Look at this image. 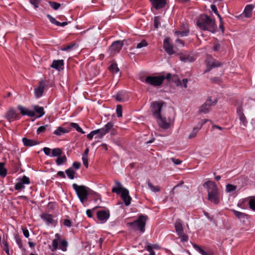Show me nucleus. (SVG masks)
<instances>
[{
  "label": "nucleus",
  "instance_id": "nucleus-1",
  "mask_svg": "<svg viewBox=\"0 0 255 255\" xmlns=\"http://www.w3.org/2000/svg\"><path fill=\"white\" fill-rule=\"evenodd\" d=\"M198 26L203 30H208L213 33L217 31L215 20L207 15H202L197 19Z\"/></svg>",
  "mask_w": 255,
  "mask_h": 255
},
{
  "label": "nucleus",
  "instance_id": "nucleus-2",
  "mask_svg": "<svg viewBox=\"0 0 255 255\" xmlns=\"http://www.w3.org/2000/svg\"><path fill=\"white\" fill-rule=\"evenodd\" d=\"M155 119L160 128L164 129H168L174 121L173 111L170 109L167 114L163 116L160 115Z\"/></svg>",
  "mask_w": 255,
  "mask_h": 255
},
{
  "label": "nucleus",
  "instance_id": "nucleus-3",
  "mask_svg": "<svg viewBox=\"0 0 255 255\" xmlns=\"http://www.w3.org/2000/svg\"><path fill=\"white\" fill-rule=\"evenodd\" d=\"M208 191V199L215 204H218L220 202L219 191L217 185L214 182L208 181L205 182Z\"/></svg>",
  "mask_w": 255,
  "mask_h": 255
},
{
  "label": "nucleus",
  "instance_id": "nucleus-4",
  "mask_svg": "<svg viewBox=\"0 0 255 255\" xmlns=\"http://www.w3.org/2000/svg\"><path fill=\"white\" fill-rule=\"evenodd\" d=\"M115 183L116 186L113 187L112 192L118 195L120 194L125 205L127 206H129L131 203V198L129 195L128 190L123 187L120 182L116 181Z\"/></svg>",
  "mask_w": 255,
  "mask_h": 255
},
{
  "label": "nucleus",
  "instance_id": "nucleus-5",
  "mask_svg": "<svg viewBox=\"0 0 255 255\" xmlns=\"http://www.w3.org/2000/svg\"><path fill=\"white\" fill-rule=\"evenodd\" d=\"M73 188L76 193L80 202L84 204L88 199V196L90 193L91 189L84 185H78L76 183L72 185Z\"/></svg>",
  "mask_w": 255,
  "mask_h": 255
},
{
  "label": "nucleus",
  "instance_id": "nucleus-6",
  "mask_svg": "<svg viewBox=\"0 0 255 255\" xmlns=\"http://www.w3.org/2000/svg\"><path fill=\"white\" fill-rule=\"evenodd\" d=\"M148 217L146 215H140L138 219L132 222L127 224V226L131 229L135 231L139 230L143 233L145 231V226Z\"/></svg>",
  "mask_w": 255,
  "mask_h": 255
},
{
  "label": "nucleus",
  "instance_id": "nucleus-7",
  "mask_svg": "<svg viewBox=\"0 0 255 255\" xmlns=\"http://www.w3.org/2000/svg\"><path fill=\"white\" fill-rule=\"evenodd\" d=\"M55 239L52 241L51 251L54 252L59 249L63 252L67 251L68 242L65 240H61L60 236L57 233L55 235Z\"/></svg>",
  "mask_w": 255,
  "mask_h": 255
},
{
  "label": "nucleus",
  "instance_id": "nucleus-8",
  "mask_svg": "<svg viewBox=\"0 0 255 255\" xmlns=\"http://www.w3.org/2000/svg\"><path fill=\"white\" fill-rule=\"evenodd\" d=\"M163 81L164 78L162 77V75L158 76H148L144 80V82L146 84L154 87H157L161 85Z\"/></svg>",
  "mask_w": 255,
  "mask_h": 255
},
{
  "label": "nucleus",
  "instance_id": "nucleus-9",
  "mask_svg": "<svg viewBox=\"0 0 255 255\" xmlns=\"http://www.w3.org/2000/svg\"><path fill=\"white\" fill-rule=\"evenodd\" d=\"M237 117L240 121V125L242 126V128L244 129L247 127L248 122L243 113L242 103L237 106Z\"/></svg>",
  "mask_w": 255,
  "mask_h": 255
},
{
  "label": "nucleus",
  "instance_id": "nucleus-10",
  "mask_svg": "<svg viewBox=\"0 0 255 255\" xmlns=\"http://www.w3.org/2000/svg\"><path fill=\"white\" fill-rule=\"evenodd\" d=\"M217 99L212 102L211 98H208L205 103L200 107L199 112L200 114H207L211 109V107L216 104Z\"/></svg>",
  "mask_w": 255,
  "mask_h": 255
},
{
  "label": "nucleus",
  "instance_id": "nucleus-11",
  "mask_svg": "<svg viewBox=\"0 0 255 255\" xmlns=\"http://www.w3.org/2000/svg\"><path fill=\"white\" fill-rule=\"evenodd\" d=\"M113 126V123L112 122H108L106 125H105L103 128L97 129V130H98L100 131H99L97 133L95 138H102L107 133L110 131V129H112Z\"/></svg>",
  "mask_w": 255,
  "mask_h": 255
},
{
  "label": "nucleus",
  "instance_id": "nucleus-12",
  "mask_svg": "<svg viewBox=\"0 0 255 255\" xmlns=\"http://www.w3.org/2000/svg\"><path fill=\"white\" fill-rule=\"evenodd\" d=\"M29 178L24 175L21 178L18 179L17 182L15 184L14 188L16 190L20 191L25 188L24 184H29Z\"/></svg>",
  "mask_w": 255,
  "mask_h": 255
},
{
  "label": "nucleus",
  "instance_id": "nucleus-13",
  "mask_svg": "<svg viewBox=\"0 0 255 255\" xmlns=\"http://www.w3.org/2000/svg\"><path fill=\"white\" fill-rule=\"evenodd\" d=\"M162 105L160 103L154 102H153L151 105V111L153 114V117L156 118L160 115L161 110L162 108Z\"/></svg>",
  "mask_w": 255,
  "mask_h": 255
},
{
  "label": "nucleus",
  "instance_id": "nucleus-14",
  "mask_svg": "<svg viewBox=\"0 0 255 255\" xmlns=\"http://www.w3.org/2000/svg\"><path fill=\"white\" fill-rule=\"evenodd\" d=\"M163 47L168 54L171 55L175 53V51L173 50V46L170 42V38L167 37L164 40Z\"/></svg>",
  "mask_w": 255,
  "mask_h": 255
},
{
  "label": "nucleus",
  "instance_id": "nucleus-15",
  "mask_svg": "<svg viewBox=\"0 0 255 255\" xmlns=\"http://www.w3.org/2000/svg\"><path fill=\"white\" fill-rule=\"evenodd\" d=\"M123 46V43L121 41H116L114 42L110 47L111 53L115 54L119 53Z\"/></svg>",
  "mask_w": 255,
  "mask_h": 255
},
{
  "label": "nucleus",
  "instance_id": "nucleus-16",
  "mask_svg": "<svg viewBox=\"0 0 255 255\" xmlns=\"http://www.w3.org/2000/svg\"><path fill=\"white\" fill-rule=\"evenodd\" d=\"M97 216L98 220L103 223L106 222L110 217L109 210H101L97 212Z\"/></svg>",
  "mask_w": 255,
  "mask_h": 255
},
{
  "label": "nucleus",
  "instance_id": "nucleus-17",
  "mask_svg": "<svg viewBox=\"0 0 255 255\" xmlns=\"http://www.w3.org/2000/svg\"><path fill=\"white\" fill-rule=\"evenodd\" d=\"M44 88L45 83L44 81H40L38 86L34 89V95L36 98H39L42 96Z\"/></svg>",
  "mask_w": 255,
  "mask_h": 255
},
{
  "label": "nucleus",
  "instance_id": "nucleus-18",
  "mask_svg": "<svg viewBox=\"0 0 255 255\" xmlns=\"http://www.w3.org/2000/svg\"><path fill=\"white\" fill-rule=\"evenodd\" d=\"M152 6L156 9H159L165 7L166 0H149Z\"/></svg>",
  "mask_w": 255,
  "mask_h": 255
},
{
  "label": "nucleus",
  "instance_id": "nucleus-19",
  "mask_svg": "<svg viewBox=\"0 0 255 255\" xmlns=\"http://www.w3.org/2000/svg\"><path fill=\"white\" fill-rule=\"evenodd\" d=\"M17 108L23 116H27L29 117H34L35 116L34 111L29 110L28 109L23 107L21 105H18Z\"/></svg>",
  "mask_w": 255,
  "mask_h": 255
},
{
  "label": "nucleus",
  "instance_id": "nucleus-20",
  "mask_svg": "<svg viewBox=\"0 0 255 255\" xmlns=\"http://www.w3.org/2000/svg\"><path fill=\"white\" fill-rule=\"evenodd\" d=\"M5 118L9 122L19 119L18 114L16 113V111L11 109L8 111L5 115Z\"/></svg>",
  "mask_w": 255,
  "mask_h": 255
},
{
  "label": "nucleus",
  "instance_id": "nucleus-21",
  "mask_svg": "<svg viewBox=\"0 0 255 255\" xmlns=\"http://www.w3.org/2000/svg\"><path fill=\"white\" fill-rule=\"evenodd\" d=\"M222 65V63L215 59H213L211 61H208L207 63V69L206 70L205 72H209L212 68L220 67Z\"/></svg>",
  "mask_w": 255,
  "mask_h": 255
},
{
  "label": "nucleus",
  "instance_id": "nucleus-22",
  "mask_svg": "<svg viewBox=\"0 0 255 255\" xmlns=\"http://www.w3.org/2000/svg\"><path fill=\"white\" fill-rule=\"evenodd\" d=\"M46 16L48 18V19L49 20L50 22L51 23H52L53 24H55V25H56V26H58L64 27V26L67 25L68 24V23H69V22H66V21L60 22L56 20L54 17H53L52 16H51L49 14H47L46 15Z\"/></svg>",
  "mask_w": 255,
  "mask_h": 255
},
{
  "label": "nucleus",
  "instance_id": "nucleus-23",
  "mask_svg": "<svg viewBox=\"0 0 255 255\" xmlns=\"http://www.w3.org/2000/svg\"><path fill=\"white\" fill-rule=\"evenodd\" d=\"M254 5L252 4H248L246 6L243 14L247 18H250L252 16Z\"/></svg>",
  "mask_w": 255,
  "mask_h": 255
},
{
  "label": "nucleus",
  "instance_id": "nucleus-24",
  "mask_svg": "<svg viewBox=\"0 0 255 255\" xmlns=\"http://www.w3.org/2000/svg\"><path fill=\"white\" fill-rule=\"evenodd\" d=\"M22 141L24 145L26 146H32L39 144V142L37 140L28 139L26 137L22 138Z\"/></svg>",
  "mask_w": 255,
  "mask_h": 255
},
{
  "label": "nucleus",
  "instance_id": "nucleus-25",
  "mask_svg": "<svg viewBox=\"0 0 255 255\" xmlns=\"http://www.w3.org/2000/svg\"><path fill=\"white\" fill-rule=\"evenodd\" d=\"M41 218L44 220L47 224H54L55 221L53 219L52 215L48 214H43L40 215Z\"/></svg>",
  "mask_w": 255,
  "mask_h": 255
},
{
  "label": "nucleus",
  "instance_id": "nucleus-26",
  "mask_svg": "<svg viewBox=\"0 0 255 255\" xmlns=\"http://www.w3.org/2000/svg\"><path fill=\"white\" fill-rule=\"evenodd\" d=\"M115 99L117 101L124 102L128 101V98L127 94L124 92L118 93L115 96Z\"/></svg>",
  "mask_w": 255,
  "mask_h": 255
},
{
  "label": "nucleus",
  "instance_id": "nucleus-27",
  "mask_svg": "<svg viewBox=\"0 0 255 255\" xmlns=\"http://www.w3.org/2000/svg\"><path fill=\"white\" fill-rule=\"evenodd\" d=\"M64 65V61L63 60H54L51 65V67L58 70L63 69Z\"/></svg>",
  "mask_w": 255,
  "mask_h": 255
},
{
  "label": "nucleus",
  "instance_id": "nucleus-28",
  "mask_svg": "<svg viewBox=\"0 0 255 255\" xmlns=\"http://www.w3.org/2000/svg\"><path fill=\"white\" fill-rule=\"evenodd\" d=\"M179 59L181 61L184 62H191L195 60V59L193 56L183 53L180 54Z\"/></svg>",
  "mask_w": 255,
  "mask_h": 255
},
{
  "label": "nucleus",
  "instance_id": "nucleus-29",
  "mask_svg": "<svg viewBox=\"0 0 255 255\" xmlns=\"http://www.w3.org/2000/svg\"><path fill=\"white\" fill-rule=\"evenodd\" d=\"M174 226L177 235L181 234L182 233L184 232L183 225L180 220H177L176 221Z\"/></svg>",
  "mask_w": 255,
  "mask_h": 255
},
{
  "label": "nucleus",
  "instance_id": "nucleus-30",
  "mask_svg": "<svg viewBox=\"0 0 255 255\" xmlns=\"http://www.w3.org/2000/svg\"><path fill=\"white\" fill-rule=\"evenodd\" d=\"M33 109L35 114H37L38 115L37 118H40L45 114L44 109L42 107H40L38 105H35L33 107Z\"/></svg>",
  "mask_w": 255,
  "mask_h": 255
},
{
  "label": "nucleus",
  "instance_id": "nucleus-31",
  "mask_svg": "<svg viewBox=\"0 0 255 255\" xmlns=\"http://www.w3.org/2000/svg\"><path fill=\"white\" fill-rule=\"evenodd\" d=\"M231 211L234 213L236 217L240 220L247 219L248 215L246 213L236 211L235 209H231Z\"/></svg>",
  "mask_w": 255,
  "mask_h": 255
},
{
  "label": "nucleus",
  "instance_id": "nucleus-32",
  "mask_svg": "<svg viewBox=\"0 0 255 255\" xmlns=\"http://www.w3.org/2000/svg\"><path fill=\"white\" fill-rule=\"evenodd\" d=\"M67 160L65 155L59 156L55 160V163L58 166L65 164Z\"/></svg>",
  "mask_w": 255,
  "mask_h": 255
},
{
  "label": "nucleus",
  "instance_id": "nucleus-33",
  "mask_svg": "<svg viewBox=\"0 0 255 255\" xmlns=\"http://www.w3.org/2000/svg\"><path fill=\"white\" fill-rule=\"evenodd\" d=\"M68 132L69 130H66L65 128H62L61 127H59L56 130H54V134L58 136H61V135L67 133Z\"/></svg>",
  "mask_w": 255,
  "mask_h": 255
},
{
  "label": "nucleus",
  "instance_id": "nucleus-34",
  "mask_svg": "<svg viewBox=\"0 0 255 255\" xmlns=\"http://www.w3.org/2000/svg\"><path fill=\"white\" fill-rule=\"evenodd\" d=\"M65 173L68 177L70 179H73L75 178L76 171L73 170L72 167H70L65 170Z\"/></svg>",
  "mask_w": 255,
  "mask_h": 255
},
{
  "label": "nucleus",
  "instance_id": "nucleus-35",
  "mask_svg": "<svg viewBox=\"0 0 255 255\" xmlns=\"http://www.w3.org/2000/svg\"><path fill=\"white\" fill-rule=\"evenodd\" d=\"M62 150L60 148H55L51 151V157H58L62 155Z\"/></svg>",
  "mask_w": 255,
  "mask_h": 255
},
{
  "label": "nucleus",
  "instance_id": "nucleus-36",
  "mask_svg": "<svg viewBox=\"0 0 255 255\" xmlns=\"http://www.w3.org/2000/svg\"><path fill=\"white\" fill-rule=\"evenodd\" d=\"M249 205L252 210L255 211V196L250 197Z\"/></svg>",
  "mask_w": 255,
  "mask_h": 255
},
{
  "label": "nucleus",
  "instance_id": "nucleus-37",
  "mask_svg": "<svg viewBox=\"0 0 255 255\" xmlns=\"http://www.w3.org/2000/svg\"><path fill=\"white\" fill-rule=\"evenodd\" d=\"M7 174V170L4 168V164L2 162L0 163V176L4 177Z\"/></svg>",
  "mask_w": 255,
  "mask_h": 255
},
{
  "label": "nucleus",
  "instance_id": "nucleus-38",
  "mask_svg": "<svg viewBox=\"0 0 255 255\" xmlns=\"http://www.w3.org/2000/svg\"><path fill=\"white\" fill-rule=\"evenodd\" d=\"M70 126L71 128H75L77 131L82 133H85V132L83 130L82 128L80 127L78 124L75 123H71L70 124Z\"/></svg>",
  "mask_w": 255,
  "mask_h": 255
},
{
  "label": "nucleus",
  "instance_id": "nucleus-39",
  "mask_svg": "<svg viewBox=\"0 0 255 255\" xmlns=\"http://www.w3.org/2000/svg\"><path fill=\"white\" fill-rule=\"evenodd\" d=\"M201 128H199V127L198 126H197L196 127L194 128L192 131L190 133V134L188 136L189 138L191 139V138H193L195 137L196 136L198 132L199 131V130Z\"/></svg>",
  "mask_w": 255,
  "mask_h": 255
},
{
  "label": "nucleus",
  "instance_id": "nucleus-40",
  "mask_svg": "<svg viewBox=\"0 0 255 255\" xmlns=\"http://www.w3.org/2000/svg\"><path fill=\"white\" fill-rule=\"evenodd\" d=\"M147 185L148 187L152 192H157L160 191V188L158 186H154L149 182H148Z\"/></svg>",
  "mask_w": 255,
  "mask_h": 255
},
{
  "label": "nucleus",
  "instance_id": "nucleus-41",
  "mask_svg": "<svg viewBox=\"0 0 255 255\" xmlns=\"http://www.w3.org/2000/svg\"><path fill=\"white\" fill-rule=\"evenodd\" d=\"M49 127V126L48 125L39 127L37 129V133L39 134L41 132L45 131L47 129L49 131L51 130Z\"/></svg>",
  "mask_w": 255,
  "mask_h": 255
},
{
  "label": "nucleus",
  "instance_id": "nucleus-42",
  "mask_svg": "<svg viewBox=\"0 0 255 255\" xmlns=\"http://www.w3.org/2000/svg\"><path fill=\"white\" fill-rule=\"evenodd\" d=\"M237 186L228 184L226 186V191L227 193H230L235 191L237 189Z\"/></svg>",
  "mask_w": 255,
  "mask_h": 255
},
{
  "label": "nucleus",
  "instance_id": "nucleus-43",
  "mask_svg": "<svg viewBox=\"0 0 255 255\" xmlns=\"http://www.w3.org/2000/svg\"><path fill=\"white\" fill-rule=\"evenodd\" d=\"M109 70L113 73H117L119 71V69L116 63L111 64L109 67Z\"/></svg>",
  "mask_w": 255,
  "mask_h": 255
},
{
  "label": "nucleus",
  "instance_id": "nucleus-44",
  "mask_svg": "<svg viewBox=\"0 0 255 255\" xmlns=\"http://www.w3.org/2000/svg\"><path fill=\"white\" fill-rule=\"evenodd\" d=\"M49 4L51 6V7L54 10H57L61 6V4L60 3H58L52 1H49Z\"/></svg>",
  "mask_w": 255,
  "mask_h": 255
},
{
  "label": "nucleus",
  "instance_id": "nucleus-45",
  "mask_svg": "<svg viewBox=\"0 0 255 255\" xmlns=\"http://www.w3.org/2000/svg\"><path fill=\"white\" fill-rule=\"evenodd\" d=\"M178 236L182 242H186L188 241V236L184 232L181 234H178Z\"/></svg>",
  "mask_w": 255,
  "mask_h": 255
},
{
  "label": "nucleus",
  "instance_id": "nucleus-46",
  "mask_svg": "<svg viewBox=\"0 0 255 255\" xmlns=\"http://www.w3.org/2000/svg\"><path fill=\"white\" fill-rule=\"evenodd\" d=\"M189 32V30H186L184 31H176L174 32V34L175 35H179L181 37L186 36L188 35Z\"/></svg>",
  "mask_w": 255,
  "mask_h": 255
},
{
  "label": "nucleus",
  "instance_id": "nucleus-47",
  "mask_svg": "<svg viewBox=\"0 0 255 255\" xmlns=\"http://www.w3.org/2000/svg\"><path fill=\"white\" fill-rule=\"evenodd\" d=\"M193 247L195 250H196L198 252H199L202 255H204L205 251L200 246L196 245L193 244Z\"/></svg>",
  "mask_w": 255,
  "mask_h": 255
},
{
  "label": "nucleus",
  "instance_id": "nucleus-48",
  "mask_svg": "<svg viewBox=\"0 0 255 255\" xmlns=\"http://www.w3.org/2000/svg\"><path fill=\"white\" fill-rule=\"evenodd\" d=\"M75 46V43H72L67 46H64L62 48L61 50L65 51H69L71 50L74 46Z\"/></svg>",
  "mask_w": 255,
  "mask_h": 255
},
{
  "label": "nucleus",
  "instance_id": "nucleus-49",
  "mask_svg": "<svg viewBox=\"0 0 255 255\" xmlns=\"http://www.w3.org/2000/svg\"><path fill=\"white\" fill-rule=\"evenodd\" d=\"M0 246L4 251L9 249V245L8 242L3 238L0 243Z\"/></svg>",
  "mask_w": 255,
  "mask_h": 255
},
{
  "label": "nucleus",
  "instance_id": "nucleus-50",
  "mask_svg": "<svg viewBox=\"0 0 255 255\" xmlns=\"http://www.w3.org/2000/svg\"><path fill=\"white\" fill-rule=\"evenodd\" d=\"M160 25V18L159 16H155L154 18V27L155 28H158Z\"/></svg>",
  "mask_w": 255,
  "mask_h": 255
},
{
  "label": "nucleus",
  "instance_id": "nucleus-51",
  "mask_svg": "<svg viewBox=\"0 0 255 255\" xmlns=\"http://www.w3.org/2000/svg\"><path fill=\"white\" fill-rule=\"evenodd\" d=\"M148 45L147 43L145 40H142L140 42L138 43L136 46L137 49L141 48L143 47H146Z\"/></svg>",
  "mask_w": 255,
  "mask_h": 255
},
{
  "label": "nucleus",
  "instance_id": "nucleus-52",
  "mask_svg": "<svg viewBox=\"0 0 255 255\" xmlns=\"http://www.w3.org/2000/svg\"><path fill=\"white\" fill-rule=\"evenodd\" d=\"M116 113L118 117L120 118L122 117V106L121 105H118L117 106Z\"/></svg>",
  "mask_w": 255,
  "mask_h": 255
},
{
  "label": "nucleus",
  "instance_id": "nucleus-53",
  "mask_svg": "<svg viewBox=\"0 0 255 255\" xmlns=\"http://www.w3.org/2000/svg\"><path fill=\"white\" fill-rule=\"evenodd\" d=\"M99 131H100L98 130H94L91 131L88 134H87V138L89 140H91L93 138V136L96 135Z\"/></svg>",
  "mask_w": 255,
  "mask_h": 255
},
{
  "label": "nucleus",
  "instance_id": "nucleus-54",
  "mask_svg": "<svg viewBox=\"0 0 255 255\" xmlns=\"http://www.w3.org/2000/svg\"><path fill=\"white\" fill-rule=\"evenodd\" d=\"M29 2L31 4H32L34 7L36 8L39 6V3L40 2L41 0H29Z\"/></svg>",
  "mask_w": 255,
  "mask_h": 255
},
{
  "label": "nucleus",
  "instance_id": "nucleus-55",
  "mask_svg": "<svg viewBox=\"0 0 255 255\" xmlns=\"http://www.w3.org/2000/svg\"><path fill=\"white\" fill-rule=\"evenodd\" d=\"M43 151L44 152L45 154L47 156H49L51 157V150L50 148L48 147H44L43 148Z\"/></svg>",
  "mask_w": 255,
  "mask_h": 255
},
{
  "label": "nucleus",
  "instance_id": "nucleus-56",
  "mask_svg": "<svg viewBox=\"0 0 255 255\" xmlns=\"http://www.w3.org/2000/svg\"><path fill=\"white\" fill-rule=\"evenodd\" d=\"M15 241L16 244L18 245L19 248H22V242L20 238H18V237H15Z\"/></svg>",
  "mask_w": 255,
  "mask_h": 255
},
{
  "label": "nucleus",
  "instance_id": "nucleus-57",
  "mask_svg": "<svg viewBox=\"0 0 255 255\" xmlns=\"http://www.w3.org/2000/svg\"><path fill=\"white\" fill-rule=\"evenodd\" d=\"M82 161L84 166L87 168L88 167V156H85L82 155Z\"/></svg>",
  "mask_w": 255,
  "mask_h": 255
},
{
  "label": "nucleus",
  "instance_id": "nucleus-58",
  "mask_svg": "<svg viewBox=\"0 0 255 255\" xmlns=\"http://www.w3.org/2000/svg\"><path fill=\"white\" fill-rule=\"evenodd\" d=\"M63 224L67 227H71L72 226V222L69 219H65L64 220Z\"/></svg>",
  "mask_w": 255,
  "mask_h": 255
},
{
  "label": "nucleus",
  "instance_id": "nucleus-59",
  "mask_svg": "<svg viewBox=\"0 0 255 255\" xmlns=\"http://www.w3.org/2000/svg\"><path fill=\"white\" fill-rule=\"evenodd\" d=\"M146 246H149L151 248V249L153 250V249L158 250L160 248L159 246L157 244H151L150 243H147Z\"/></svg>",
  "mask_w": 255,
  "mask_h": 255
},
{
  "label": "nucleus",
  "instance_id": "nucleus-60",
  "mask_svg": "<svg viewBox=\"0 0 255 255\" xmlns=\"http://www.w3.org/2000/svg\"><path fill=\"white\" fill-rule=\"evenodd\" d=\"M145 249L147 251L149 252V254L148 255H155V252L151 249L149 246H146L145 247Z\"/></svg>",
  "mask_w": 255,
  "mask_h": 255
},
{
  "label": "nucleus",
  "instance_id": "nucleus-61",
  "mask_svg": "<svg viewBox=\"0 0 255 255\" xmlns=\"http://www.w3.org/2000/svg\"><path fill=\"white\" fill-rule=\"evenodd\" d=\"M73 167L75 169H79L81 166V163L78 162H74L72 164Z\"/></svg>",
  "mask_w": 255,
  "mask_h": 255
},
{
  "label": "nucleus",
  "instance_id": "nucleus-62",
  "mask_svg": "<svg viewBox=\"0 0 255 255\" xmlns=\"http://www.w3.org/2000/svg\"><path fill=\"white\" fill-rule=\"evenodd\" d=\"M204 215L207 217V218L210 221H214V218L213 216H211L210 215V214L205 212L203 211Z\"/></svg>",
  "mask_w": 255,
  "mask_h": 255
},
{
  "label": "nucleus",
  "instance_id": "nucleus-63",
  "mask_svg": "<svg viewBox=\"0 0 255 255\" xmlns=\"http://www.w3.org/2000/svg\"><path fill=\"white\" fill-rule=\"evenodd\" d=\"M208 121V120L207 119H204V120H201V122L198 123V124L197 125V126L199 127V128H201L202 127V126L205 124Z\"/></svg>",
  "mask_w": 255,
  "mask_h": 255
},
{
  "label": "nucleus",
  "instance_id": "nucleus-64",
  "mask_svg": "<svg viewBox=\"0 0 255 255\" xmlns=\"http://www.w3.org/2000/svg\"><path fill=\"white\" fill-rule=\"evenodd\" d=\"M204 255H214V252L212 250L205 251Z\"/></svg>",
  "mask_w": 255,
  "mask_h": 255
}]
</instances>
